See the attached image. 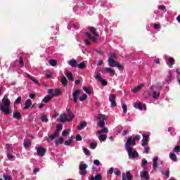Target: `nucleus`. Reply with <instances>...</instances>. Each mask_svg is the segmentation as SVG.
I'll return each mask as SVG.
<instances>
[{
  "mask_svg": "<svg viewBox=\"0 0 180 180\" xmlns=\"http://www.w3.org/2000/svg\"><path fill=\"white\" fill-rule=\"evenodd\" d=\"M115 67H117V68H118V70H123V65H120V63H117V65H116V66Z\"/></svg>",
  "mask_w": 180,
  "mask_h": 180,
  "instance_id": "obj_57",
  "label": "nucleus"
},
{
  "mask_svg": "<svg viewBox=\"0 0 180 180\" xmlns=\"http://www.w3.org/2000/svg\"><path fill=\"white\" fill-rule=\"evenodd\" d=\"M109 101L111 103V108H115L117 105V103H116V95L115 94H110L109 96Z\"/></svg>",
  "mask_w": 180,
  "mask_h": 180,
  "instance_id": "obj_5",
  "label": "nucleus"
},
{
  "mask_svg": "<svg viewBox=\"0 0 180 180\" xmlns=\"http://www.w3.org/2000/svg\"><path fill=\"white\" fill-rule=\"evenodd\" d=\"M88 123H86V122L83 121L80 122L79 126H77V130H82L83 129H85V127H86Z\"/></svg>",
  "mask_w": 180,
  "mask_h": 180,
  "instance_id": "obj_13",
  "label": "nucleus"
},
{
  "mask_svg": "<svg viewBox=\"0 0 180 180\" xmlns=\"http://www.w3.org/2000/svg\"><path fill=\"white\" fill-rule=\"evenodd\" d=\"M53 95H48L46 96L43 100L42 102H44V103H48V102H50V101H51V99H53Z\"/></svg>",
  "mask_w": 180,
  "mask_h": 180,
  "instance_id": "obj_15",
  "label": "nucleus"
},
{
  "mask_svg": "<svg viewBox=\"0 0 180 180\" xmlns=\"http://www.w3.org/2000/svg\"><path fill=\"white\" fill-rule=\"evenodd\" d=\"M46 151L47 150H46V148L43 147L37 148V155H39V157H44L46 155Z\"/></svg>",
  "mask_w": 180,
  "mask_h": 180,
  "instance_id": "obj_6",
  "label": "nucleus"
},
{
  "mask_svg": "<svg viewBox=\"0 0 180 180\" xmlns=\"http://www.w3.org/2000/svg\"><path fill=\"white\" fill-rule=\"evenodd\" d=\"M169 158L172 160V161H174V162H176L178 161V158L176 157V155L174 153H169Z\"/></svg>",
  "mask_w": 180,
  "mask_h": 180,
  "instance_id": "obj_18",
  "label": "nucleus"
},
{
  "mask_svg": "<svg viewBox=\"0 0 180 180\" xmlns=\"http://www.w3.org/2000/svg\"><path fill=\"white\" fill-rule=\"evenodd\" d=\"M174 61H175V59H174V58H169V63L170 64V65H174Z\"/></svg>",
  "mask_w": 180,
  "mask_h": 180,
  "instance_id": "obj_52",
  "label": "nucleus"
},
{
  "mask_svg": "<svg viewBox=\"0 0 180 180\" xmlns=\"http://www.w3.org/2000/svg\"><path fill=\"white\" fill-rule=\"evenodd\" d=\"M49 63L50 65H51V67H56V65H57V60L51 59L49 61Z\"/></svg>",
  "mask_w": 180,
  "mask_h": 180,
  "instance_id": "obj_32",
  "label": "nucleus"
},
{
  "mask_svg": "<svg viewBox=\"0 0 180 180\" xmlns=\"http://www.w3.org/2000/svg\"><path fill=\"white\" fill-rule=\"evenodd\" d=\"M153 99H158L160 98V92H158L154 91L153 93Z\"/></svg>",
  "mask_w": 180,
  "mask_h": 180,
  "instance_id": "obj_35",
  "label": "nucleus"
},
{
  "mask_svg": "<svg viewBox=\"0 0 180 180\" xmlns=\"http://www.w3.org/2000/svg\"><path fill=\"white\" fill-rule=\"evenodd\" d=\"M127 153H128L129 158H137V157H139V153L136 150L133 152V148L131 149L130 152L127 151Z\"/></svg>",
  "mask_w": 180,
  "mask_h": 180,
  "instance_id": "obj_9",
  "label": "nucleus"
},
{
  "mask_svg": "<svg viewBox=\"0 0 180 180\" xmlns=\"http://www.w3.org/2000/svg\"><path fill=\"white\" fill-rule=\"evenodd\" d=\"M96 79H97V81H99L100 82H101L102 79V76L101 75V73L98 74L96 75L95 77Z\"/></svg>",
  "mask_w": 180,
  "mask_h": 180,
  "instance_id": "obj_47",
  "label": "nucleus"
},
{
  "mask_svg": "<svg viewBox=\"0 0 180 180\" xmlns=\"http://www.w3.org/2000/svg\"><path fill=\"white\" fill-rule=\"evenodd\" d=\"M19 64L21 65V67H23L25 63H23V58L22 57H20Z\"/></svg>",
  "mask_w": 180,
  "mask_h": 180,
  "instance_id": "obj_58",
  "label": "nucleus"
},
{
  "mask_svg": "<svg viewBox=\"0 0 180 180\" xmlns=\"http://www.w3.org/2000/svg\"><path fill=\"white\" fill-rule=\"evenodd\" d=\"M7 158H8L10 161H12L13 158H15V156L12 155V153H11L10 150L7 151Z\"/></svg>",
  "mask_w": 180,
  "mask_h": 180,
  "instance_id": "obj_34",
  "label": "nucleus"
},
{
  "mask_svg": "<svg viewBox=\"0 0 180 180\" xmlns=\"http://www.w3.org/2000/svg\"><path fill=\"white\" fill-rule=\"evenodd\" d=\"M143 86H144V84H140L139 86H137L136 87H135L134 89H131V92H134V94L137 93L138 91H140V89H141V88H143Z\"/></svg>",
  "mask_w": 180,
  "mask_h": 180,
  "instance_id": "obj_24",
  "label": "nucleus"
},
{
  "mask_svg": "<svg viewBox=\"0 0 180 180\" xmlns=\"http://www.w3.org/2000/svg\"><path fill=\"white\" fill-rule=\"evenodd\" d=\"M59 134L56 132H54L53 134L50 135L49 136V140H54V139H56V137H58Z\"/></svg>",
  "mask_w": 180,
  "mask_h": 180,
  "instance_id": "obj_33",
  "label": "nucleus"
},
{
  "mask_svg": "<svg viewBox=\"0 0 180 180\" xmlns=\"http://www.w3.org/2000/svg\"><path fill=\"white\" fill-rule=\"evenodd\" d=\"M96 146H98V143H90V147L92 150H95V148H96Z\"/></svg>",
  "mask_w": 180,
  "mask_h": 180,
  "instance_id": "obj_51",
  "label": "nucleus"
},
{
  "mask_svg": "<svg viewBox=\"0 0 180 180\" xmlns=\"http://www.w3.org/2000/svg\"><path fill=\"white\" fill-rule=\"evenodd\" d=\"M122 110L124 113H127V105L122 104Z\"/></svg>",
  "mask_w": 180,
  "mask_h": 180,
  "instance_id": "obj_50",
  "label": "nucleus"
},
{
  "mask_svg": "<svg viewBox=\"0 0 180 180\" xmlns=\"http://www.w3.org/2000/svg\"><path fill=\"white\" fill-rule=\"evenodd\" d=\"M141 139V136L140 135H136L134 137V139L135 141H137V140H140Z\"/></svg>",
  "mask_w": 180,
  "mask_h": 180,
  "instance_id": "obj_61",
  "label": "nucleus"
},
{
  "mask_svg": "<svg viewBox=\"0 0 180 180\" xmlns=\"http://www.w3.org/2000/svg\"><path fill=\"white\" fill-rule=\"evenodd\" d=\"M88 98V96L86 94H83L82 96L79 97L80 102H84V101H86V98Z\"/></svg>",
  "mask_w": 180,
  "mask_h": 180,
  "instance_id": "obj_38",
  "label": "nucleus"
},
{
  "mask_svg": "<svg viewBox=\"0 0 180 180\" xmlns=\"http://www.w3.org/2000/svg\"><path fill=\"white\" fill-rule=\"evenodd\" d=\"M63 143H64V139H63L62 137H60L59 139H58L56 142L55 144H63Z\"/></svg>",
  "mask_w": 180,
  "mask_h": 180,
  "instance_id": "obj_36",
  "label": "nucleus"
},
{
  "mask_svg": "<svg viewBox=\"0 0 180 180\" xmlns=\"http://www.w3.org/2000/svg\"><path fill=\"white\" fill-rule=\"evenodd\" d=\"M77 68H79V70H84V68H86V65H85V63L82 62L80 64L77 63Z\"/></svg>",
  "mask_w": 180,
  "mask_h": 180,
  "instance_id": "obj_31",
  "label": "nucleus"
},
{
  "mask_svg": "<svg viewBox=\"0 0 180 180\" xmlns=\"http://www.w3.org/2000/svg\"><path fill=\"white\" fill-rule=\"evenodd\" d=\"M13 117L17 119V120H20V119H22V114L19 112H15L13 114Z\"/></svg>",
  "mask_w": 180,
  "mask_h": 180,
  "instance_id": "obj_16",
  "label": "nucleus"
},
{
  "mask_svg": "<svg viewBox=\"0 0 180 180\" xmlns=\"http://www.w3.org/2000/svg\"><path fill=\"white\" fill-rule=\"evenodd\" d=\"M141 177L144 178L146 180L149 179L150 176L148 175V172L144 171L143 172L141 173Z\"/></svg>",
  "mask_w": 180,
  "mask_h": 180,
  "instance_id": "obj_20",
  "label": "nucleus"
},
{
  "mask_svg": "<svg viewBox=\"0 0 180 180\" xmlns=\"http://www.w3.org/2000/svg\"><path fill=\"white\" fill-rule=\"evenodd\" d=\"M89 30H90V32L93 33V34L96 36V37H99V34H98V32H96V29L95 27H89Z\"/></svg>",
  "mask_w": 180,
  "mask_h": 180,
  "instance_id": "obj_19",
  "label": "nucleus"
},
{
  "mask_svg": "<svg viewBox=\"0 0 180 180\" xmlns=\"http://www.w3.org/2000/svg\"><path fill=\"white\" fill-rule=\"evenodd\" d=\"M94 180H102V175L101 174H97L94 178H91Z\"/></svg>",
  "mask_w": 180,
  "mask_h": 180,
  "instance_id": "obj_41",
  "label": "nucleus"
},
{
  "mask_svg": "<svg viewBox=\"0 0 180 180\" xmlns=\"http://www.w3.org/2000/svg\"><path fill=\"white\" fill-rule=\"evenodd\" d=\"M172 79V73L171 72H169L167 76L166 82L167 84H171Z\"/></svg>",
  "mask_w": 180,
  "mask_h": 180,
  "instance_id": "obj_21",
  "label": "nucleus"
},
{
  "mask_svg": "<svg viewBox=\"0 0 180 180\" xmlns=\"http://www.w3.org/2000/svg\"><path fill=\"white\" fill-rule=\"evenodd\" d=\"M150 136L146 134H143V139H142V147H146V146H148V139Z\"/></svg>",
  "mask_w": 180,
  "mask_h": 180,
  "instance_id": "obj_8",
  "label": "nucleus"
},
{
  "mask_svg": "<svg viewBox=\"0 0 180 180\" xmlns=\"http://www.w3.org/2000/svg\"><path fill=\"white\" fill-rule=\"evenodd\" d=\"M94 164L95 165H101V162H99L98 160H95L94 161Z\"/></svg>",
  "mask_w": 180,
  "mask_h": 180,
  "instance_id": "obj_62",
  "label": "nucleus"
},
{
  "mask_svg": "<svg viewBox=\"0 0 180 180\" xmlns=\"http://www.w3.org/2000/svg\"><path fill=\"white\" fill-rule=\"evenodd\" d=\"M0 111L4 113L6 116H9L12 114V109H11V100L8 98V95L6 94L0 103Z\"/></svg>",
  "mask_w": 180,
  "mask_h": 180,
  "instance_id": "obj_1",
  "label": "nucleus"
},
{
  "mask_svg": "<svg viewBox=\"0 0 180 180\" xmlns=\"http://www.w3.org/2000/svg\"><path fill=\"white\" fill-rule=\"evenodd\" d=\"M106 139H108V135L106 134H101L100 136H98V139L101 141H105Z\"/></svg>",
  "mask_w": 180,
  "mask_h": 180,
  "instance_id": "obj_29",
  "label": "nucleus"
},
{
  "mask_svg": "<svg viewBox=\"0 0 180 180\" xmlns=\"http://www.w3.org/2000/svg\"><path fill=\"white\" fill-rule=\"evenodd\" d=\"M3 177L4 178V180H12V176L8 175H4Z\"/></svg>",
  "mask_w": 180,
  "mask_h": 180,
  "instance_id": "obj_54",
  "label": "nucleus"
},
{
  "mask_svg": "<svg viewBox=\"0 0 180 180\" xmlns=\"http://www.w3.org/2000/svg\"><path fill=\"white\" fill-rule=\"evenodd\" d=\"M80 175H86V169H80Z\"/></svg>",
  "mask_w": 180,
  "mask_h": 180,
  "instance_id": "obj_59",
  "label": "nucleus"
},
{
  "mask_svg": "<svg viewBox=\"0 0 180 180\" xmlns=\"http://www.w3.org/2000/svg\"><path fill=\"white\" fill-rule=\"evenodd\" d=\"M174 153H176L178 154V153H180V146H176L173 149Z\"/></svg>",
  "mask_w": 180,
  "mask_h": 180,
  "instance_id": "obj_44",
  "label": "nucleus"
},
{
  "mask_svg": "<svg viewBox=\"0 0 180 180\" xmlns=\"http://www.w3.org/2000/svg\"><path fill=\"white\" fill-rule=\"evenodd\" d=\"M98 119L100 120L99 123H98V127H105V120H106V117L102 114H100L98 115Z\"/></svg>",
  "mask_w": 180,
  "mask_h": 180,
  "instance_id": "obj_4",
  "label": "nucleus"
},
{
  "mask_svg": "<svg viewBox=\"0 0 180 180\" xmlns=\"http://www.w3.org/2000/svg\"><path fill=\"white\" fill-rule=\"evenodd\" d=\"M70 134V132L68 130H63L62 132V136L63 137H66V136H68Z\"/></svg>",
  "mask_w": 180,
  "mask_h": 180,
  "instance_id": "obj_48",
  "label": "nucleus"
},
{
  "mask_svg": "<svg viewBox=\"0 0 180 180\" xmlns=\"http://www.w3.org/2000/svg\"><path fill=\"white\" fill-rule=\"evenodd\" d=\"M59 95H61V89H55V94H52V96L53 98H56V96H58Z\"/></svg>",
  "mask_w": 180,
  "mask_h": 180,
  "instance_id": "obj_27",
  "label": "nucleus"
},
{
  "mask_svg": "<svg viewBox=\"0 0 180 180\" xmlns=\"http://www.w3.org/2000/svg\"><path fill=\"white\" fill-rule=\"evenodd\" d=\"M61 130H63V124L57 125L55 133H57L58 134H60V131H61Z\"/></svg>",
  "mask_w": 180,
  "mask_h": 180,
  "instance_id": "obj_30",
  "label": "nucleus"
},
{
  "mask_svg": "<svg viewBox=\"0 0 180 180\" xmlns=\"http://www.w3.org/2000/svg\"><path fill=\"white\" fill-rule=\"evenodd\" d=\"M82 140V136H81L79 134H77L76 136V141H81Z\"/></svg>",
  "mask_w": 180,
  "mask_h": 180,
  "instance_id": "obj_55",
  "label": "nucleus"
},
{
  "mask_svg": "<svg viewBox=\"0 0 180 180\" xmlns=\"http://www.w3.org/2000/svg\"><path fill=\"white\" fill-rule=\"evenodd\" d=\"M133 106L135 108V109H139V110H143V105L140 102H139L138 103H134Z\"/></svg>",
  "mask_w": 180,
  "mask_h": 180,
  "instance_id": "obj_17",
  "label": "nucleus"
},
{
  "mask_svg": "<svg viewBox=\"0 0 180 180\" xmlns=\"http://www.w3.org/2000/svg\"><path fill=\"white\" fill-rule=\"evenodd\" d=\"M81 94V91L79 90H75L72 93L73 96V101L75 103H77L78 102V96Z\"/></svg>",
  "mask_w": 180,
  "mask_h": 180,
  "instance_id": "obj_7",
  "label": "nucleus"
},
{
  "mask_svg": "<svg viewBox=\"0 0 180 180\" xmlns=\"http://www.w3.org/2000/svg\"><path fill=\"white\" fill-rule=\"evenodd\" d=\"M160 28H161V25H160V24L154 25V29H160Z\"/></svg>",
  "mask_w": 180,
  "mask_h": 180,
  "instance_id": "obj_63",
  "label": "nucleus"
},
{
  "mask_svg": "<svg viewBox=\"0 0 180 180\" xmlns=\"http://www.w3.org/2000/svg\"><path fill=\"white\" fill-rule=\"evenodd\" d=\"M27 78H30V79H31V81H33V82L34 84H39V81L37 80L33 76H32L29 74H27Z\"/></svg>",
  "mask_w": 180,
  "mask_h": 180,
  "instance_id": "obj_28",
  "label": "nucleus"
},
{
  "mask_svg": "<svg viewBox=\"0 0 180 180\" xmlns=\"http://www.w3.org/2000/svg\"><path fill=\"white\" fill-rule=\"evenodd\" d=\"M130 146H131V136H129L127 140V142L125 143V147H126V150L127 151H131V150L133 148L131 147H130Z\"/></svg>",
  "mask_w": 180,
  "mask_h": 180,
  "instance_id": "obj_10",
  "label": "nucleus"
},
{
  "mask_svg": "<svg viewBox=\"0 0 180 180\" xmlns=\"http://www.w3.org/2000/svg\"><path fill=\"white\" fill-rule=\"evenodd\" d=\"M100 82H101L103 86H106V85H108V82L106 80H104L103 79H102Z\"/></svg>",
  "mask_w": 180,
  "mask_h": 180,
  "instance_id": "obj_53",
  "label": "nucleus"
},
{
  "mask_svg": "<svg viewBox=\"0 0 180 180\" xmlns=\"http://www.w3.org/2000/svg\"><path fill=\"white\" fill-rule=\"evenodd\" d=\"M61 83L63 85V86H67V85H68V80H67V77H65V76H63L62 77Z\"/></svg>",
  "mask_w": 180,
  "mask_h": 180,
  "instance_id": "obj_25",
  "label": "nucleus"
},
{
  "mask_svg": "<svg viewBox=\"0 0 180 180\" xmlns=\"http://www.w3.org/2000/svg\"><path fill=\"white\" fill-rule=\"evenodd\" d=\"M115 58H116V54L111 53L108 58V64L110 67H116L119 62H116Z\"/></svg>",
  "mask_w": 180,
  "mask_h": 180,
  "instance_id": "obj_3",
  "label": "nucleus"
},
{
  "mask_svg": "<svg viewBox=\"0 0 180 180\" xmlns=\"http://www.w3.org/2000/svg\"><path fill=\"white\" fill-rule=\"evenodd\" d=\"M86 168H88V165H86V164L79 165V169H86Z\"/></svg>",
  "mask_w": 180,
  "mask_h": 180,
  "instance_id": "obj_49",
  "label": "nucleus"
},
{
  "mask_svg": "<svg viewBox=\"0 0 180 180\" xmlns=\"http://www.w3.org/2000/svg\"><path fill=\"white\" fill-rule=\"evenodd\" d=\"M72 140H74V136H71L68 140L65 141V146H71Z\"/></svg>",
  "mask_w": 180,
  "mask_h": 180,
  "instance_id": "obj_26",
  "label": "nucleus"
},
{
  "mask_svg": "<svg viewBox=\"0 0 180 180\" xmlns=\"http://www.w3.org/2000/svg\"><path fill=\"white\" fill-rule=\"evenodd\" d=\"M60 117L59 122L65 123V122H72L74 117H75V115H74L71 108H68L66 109V114L60 115Z\"/></svg>",
  "mask_w": 180,
  "mask_h": 180,
  "instance_id": "obj_2",
  "label": "nucleus"
},
{
  "mask_svg": "<svg viewBox=\"0 0 180 180\" xmlns=\"http://www.w3.org/2000/svg\"><path fill=\"white\" fill-rule=\"evenodd\" d=\"M83 151L86 155H91V152L89 151V150H88V148H83Z\"/></svg>",
  "mask_w": 180,
  "mask_h": 180,
  "instance_id": "obj_42",
  "label": "nucleus"
},
{
  "mask_svg": "<svg viewBox=\"0 0 180 180\" xmlns=\"http://www.w3.org/2000/svg\"><path fill=\"white\" fill-rule=\"evenodd\" d=\"M114 174L115 175L120 176V174H122V172H120V170L119 169L115 168V169H114Z\"/></svg>",
  "mask_w": 180,
  "mask_h": 180,
  "instance_id": "obj_46",
  "label": "nucleus"
},
{
  "mask_svg": "<svg viewBox=\"0 0 180 180\" xmlns=\"http://www.w3.org/2000/svg\"><path fill=\"white\" fill-rule=\"evenodd\" d=\"M41 122H44L45 123H47V122H49V118H47V116L46 115H43L41 117Z\"/></svg>",
  "mask_w": 180,
  "mask_h": 180,
  "instance_id": "obj_39",
  "label": "nucleus"
},
{
  "mask_svg": "<svg viewBox=\"0 0 180 180\" xmlns=\"http://www.w3.org/2000/svg\"><path fill=\"white\" fill-rule=\"evenodd\" d=\"M142 162H143L142 167H146V165H147V164H148V162L146 159H143Z\"/></svg>",
  "mask_w": 180,
  "mask_h": 180,
  "instance_id": "obj_56",
  "label": "nucleus"
},
{
  "mask_svg": "<svg viewBox=\"0 0 180 180\" xmlns=\"http://www.w3.org/2000/svg\"><path fill=\"white\" fill-rule=\"evenodd\" d=\"M165 6H164V5H160L159 6H158V9H160V11H165Z\"/></svg>",
  "mask_w": 180,
  "mask_h": 180,
  "instance_id": "obj_60",
  "label": "nucleus"
},
{
  "mask_svg": "<svg viewBox=\"0 0 180 180\" xmlns=\"http://www.w3.org/2000/svg\"><path fill=\"white\" fill-rule=\"evenodd\" d=\"M65 75H66L68 79H69V81H74V76H72V72H67L65 73Z\"/></svg>",
  "mask_w": 180,
  "mask_h": 180,
  "instance_id": "obj_22",
  "label": "nucleus"
},
{
  "mask_svg": "<svg viewBox=\"0 0 180 180\" xmlns=\"http://www.w3.org/2000/svg\"><path fill=\"white\" fill-rule=\"evenodd\" d=\"M103 72H109V74H111L112 75H115V70L110 68H103L102 70Z\"/></svg>",
  "mask_w": 180,
  "mask_h": 180,
  "instance_id": "obj_11",
  "label": "nucleus"
},
{
  "mask_svg": "<svg viewBox=\"0 0 180 180\" xmlns=\"http://www.w3.org/2000/svg\"><path fill=\"white\" fill-rule=\"evenodd\" d=\"M25 106L24 107V109H29L30 106H32V100L27 99L25 103Z\"/></svg>",
  "mask_w": 180,
  "mask_h": 180,
  "instance_id": "obj_23",
  "label": "nucleus"
},
{
  "mask_svg": "<svg viewBox=\"0 0 180 180\" xmlns=\"http://www.w3.org/2000/svg\"><path fill=\"white\" fill-rule=\"evenodd\" d=\"M22 101V97L19 96L17 98V99L14 101L15 105H19L20 102Z\"/></svg>",
  "mask_w": 180,
  "mask_h": 180,
  "instance_id": "obj_40",
  "label": "nucleus"
},
{
  "mask_svg": "<svg viewBox=\"0 0 180 180\" xmlns=\"http://www.w3.org/2000/svg\"><path fill=\"white\" fill-rule=\"evenodd\" d=\"M82 89H83V91H84V92H86V94L91 95V91H89V89H88V88L86 86H83Z\"/></svg>",
  "mask_w": 180,
  "mask_h": 180,
  "instance_id": "obj_43",
  "label": "nucleus"
},
{
  "mask_svg": "<svg viewBox=\"0 0 180 180\" xmlns=\"http://www.w3.org/2000/svg\"><path fill=\"white\" fill-rule=\"evenodd\" d=\"M23 146L25 148H29V147H31L32 146V141H30V139H25L24 143H23Z\"/></svg>",
  "mask_w": 180,
  "mask_h": 180,
  "instance_id": "obj_14",
  "label": "nucleus"
},
{
  "mask_svg": "<svg viewBox=\"0 0 180 180\" xmlns=\"http://www.w3.org/2000/svg\"><path fill=\"white\" fill-rule=\"evenodd\" d=\"M127 175V180H131V178H133V175H131V174L130 173V172H127L126 173Z\"/></svg>",
  "mask_w": 180,
  "mask_h": 180,
  "instance_id": "obj_45",
  "label": "nucleus"
},
{
  "mask_svg": "<svg viewBox=\"0 0 180 180\" xmlns=\"http://www.w3.org/2000/svg\"><path fill=\"white\" fill-rule=\"evenodd\" d=\"M68 64H69V65H70V67L75 68L78 65V62H77V60L75 59H72L68 61Z\"/></svg>",
  "mask_w": 180,
  "mask_h": 180,
  "instance_id": "obj_12",
  "label": "nucleus"
},
{
  "mask_svg": "<svg viewBox=\"0 0 180 180\" xmlns=\"http://www.w3.org/2000/svg\"><path fill=\"white\" fill-rule=\"evenodd\" d=\"M108 131H109L108 128H103L101 130L98 131L97 133H98V134H102V133H108Z\"/></svg>",
  "mask_w": 180,
  "mask_h": 180,
  "instance_id": "obj_37",
  "label": "nucleus"
},
{
  "mask_svg": "<svg viewBox=\"0 0 180 180\" xmlns=\"http://www.w3.org/2000/svg\"><path fill=\"white\" fill-rule=\"evenodd\" d=\"M113 172H115V169H113V167L110 168L108 174H113Z\"/></svg>",
  "mask_w": 180,
  "mask_h": 180,
  "instance_id": "obj_64",
  "label": "nucleus"
}]
</instances>
